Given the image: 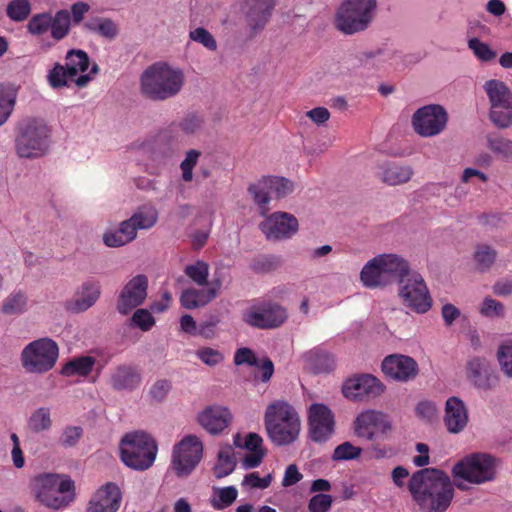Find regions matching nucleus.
I'll use <instances>...</instances> for the list:
<instances>
[{"mask_svg":"<svg viewBox=\"0 0 512 512\" xmlns=\"http://www.w3.org/2000/svg\"><path fill=\"white\" fill-rule=\"evenodd\" d=\"M412 499L425 512H445L454 497L450 477L436 468H423L412 474L408 482Z\"/></svg>","mask_w":512,"mask_h":512,"instance_id":"1","label":"nucleus"},{"mask_svg":"<svg viewBox=\"0 0 512 512\" xmlns=\"http://www.w3.org/2000/svg\"><path fill=\"white\" fill-rule=\"evenodd\" d=\"M267 436L276 446L294 443L300 434L301 421L295 408L287 401L277 400L269 404L264 415Z\"/></svg>","mask_w":512,"mask_h":512,"instance_id":"2","label":"nucleus"},{"mask_svg":"<svg viewBox=\"0 0 512 512\" xmlns=\"http://www.w3.org/2000/svg\"><path fill=\"white\" fill-rule=\"evenodd\" d=\"M413 272L409 262L400 255L382 254L363 267L360 278L366 287H385L394 282L402 283Z\"/></svg>","mask_w":512,"mask_h":512,"instance_id":"3","label":"nucleus"},{"mask_svg":"<svg viewBox=\"0 0 512 512\" xmlns=\"http://www.w3.org/2000/svg\"><path fill=\"white\" fill-rule=\"evenodd\" d=\"M35 498L44 506L59 510L75 498V484L68 475L40 473L31 480Z\"/></svg>","mask_w":512,"mask_h":512,"instance_id":"4","label":"nucleus"},{"mask_svg":"<svg viewBox=\"0 0 512 512\" xmlns=\"http://www.w3.org/2000/svg\"><path fill=\"white\" fill-rule=\"evenodd\" d=\"M183 84V72L163 62L149 66L141 76L142 93L152 100H166L177 95Z\"/></svg>","mask_w":512,"mask_h":512,"instance_id":"5","label":"nucleus"},{"mask_svg":"<svg viewBox=\"0 0 512 512\" xmlns=\"http://www.w3.org/2000/svg\"><path fill=\"white\" fill-rule=\"evenodd\" d=\"M119 449L121 461L137 471L149 469L158 452L155 439L143 431L126 433L120 441Z\"/></svg>","mask_w":512,"mask_h":512,"instance_id":"6","label":"nucleus"},{"mask_svg":"<svg viewBox=\"0 0 512 512\" xmlns=\"http://www.w3.org/2000/svg\"><path fill=\"white\" fill-rule=\"evenodd\" d=\"M498 459L488 453L476 452L459 460L452 468L455 486L465 491L467 486L459 479L472 484H482L494 480Z\"/></svg>","mask_w":512,"mask_h":512,"instance_id":"7","label":"nucleus"},{"mask_svg":"<svg viewBox=\"0 0 512 512\" xmlns=\"http://www.w3.org/2000/svg\"><path fill=\"white\" fill-rule=\"evenodd\" d=\"M376 5V0H345L336 13V28L347 35L366 30L374 18Z\"/></svg>","mask_w":512,"mask_h":512,"instance_id":"8","label":"nucleus"},{"mask_svg":"<svg viewBox=\"0 0 512 512\" xmlns=\"http://www.w3.org/2000/svg\"><path fill=\"white\" fill-rule=\"evenodd\" d=\"M50 131L38 119H30L21 125L15 140L16 153L20 158L34 159L46 154L49 148Z\"/></svg>","mask_w":512,"mask_h":512,"instance_id":"9","label":"nucleus"},{"mask_svg":"<svg viewBox=\"0 0 512 512\" xmlns=\"http://www.w3.org/2000/svg\"><path fill=\"white\" fill-rule=\"evenodd\" d=\"M59 348L50 338H41L29 343L22 351V366L30 373H45L51 370L58 359Z\"/></svg>","mask_w":512,"mask_h":512,"instance_id":"10","label":"nucleus"},{"mask_svg":"<svg viewBox=\"0 0 512 512\" xmlns=\"http://www.w3.org/2000/svg\"><path fill=\"white\" fill-rule=\"evenodd\" d=\"M202 456V442L198 437L188 435L174 446L171 468L178 477H187L196 468Z\"/></svg>","mask_w":512,"mask_h":512,"instance_id":"11","label":"nucleus"},{"mask_svg":"<svg viewBox=\"0 0 512 512\" xmlns=\"http://www.w3.org/2000/svg\"><path fill=\"white\" fill-rule=\"evenodd\" d=\"M399 297L404 305L417 313H426L432 307V298L423 277L414 271L399 284Z\"/></svg>","mask_w":512,"mask_h":512,"instance_id":"12","label":"nucleus"},{"mask_svg":"<svg viewBox=\"0 0 512 512\" xmlns=\"http://www.w3.org/2000/svg\"><path fill=\"white\" fill-rule=\"evenodd\" d=\"M287 319L286 310L277 303L262 302L243 312L242 320L258 329H271L281 326Z\"/></svg>","mask_w":512,"mask_h":512,"instance_id":"13","label":"nucleus"},{"mask_svg":"<svg viewBox=\"0 0 512 512\" xmlns=\"http://www.w3.org/2000/svg\"><path fill=\"white\" fill-rule=\"evenodd\" d=\"M448 121V114L443 106L430 104L419 108L412 116V125L417 134L431 137L441 133Z\"/></svg>","mask_w":512,"mask_h":512,"instance_id":"14","label":"nucleus"},{"mask_svg":"<svg viewBox=\"0 0 512 512\" xmlns=\"http://www.w3.org/2000/svg\"><path fill=\"white\" fill-rule=\"evenodd\" d=\"M385 385L374 375L363 373L348 378L343 386V395L351 400L365 401L382 395Z\"/></svg>","mask_w":512,"mask_h":512,"instance_id":"15","label":"nucleus"},{"mask_svg":"<svg viewBox=\"0 0 512 512\" xmlns=\"http://www.w3.org/2000/svg\"><path fill=\"white\" fill-rule=\"evenodd\" d=\"M259 227L268 240H285L297 233L299 223L297 218L288 212H274L267 216Z\"/></svg>","mask_w":512,"mask_h":512,"instance_id":"16","label":"nucleus"},{"mask_svg":"<svg viewBox=\"0 0 512 512\" xmlns=\"http://www.w3.org/2000/svg\"><path fill=\"white\" fill-rule=\"evenodd\" d=\"M384 375L397 382H409L419 374L417 362L410 356L391 354L386 356L381 364Z\"/></svg>","mask_w":512,"mask_h":512,"instance_id":"17","label":"nucleus"},{"mask_svg":"<svg viewBox=\"0 0 512 512\" xmlns=\"http://www.w3.org/2000/svg\"><path fill=\"white\" fill-rule=\"evenodd\" d=\"M148 278L144 274H138L129 280L121 290L117 310L122 315H127L133 309L140 306L147 297Z\"/></svg>","mask_w":512,"mask_h":512,"instance_id":"18","label":"nucleus"},{"mask_svg":"<svg viewBox=\"0 0 512 512\" xmlns=\"http://www.w3.org/2000/svg\"><path fill=\"white\" fill-rule=\"evenodd\" d=\"M121 503L120 487L114 482H107L92 495L85 512H117Z\"/></svg>","mask_w":512,"mask_h":512,"instance_id":"19","label":"nucleus"},{"mask_svg":"<svg viewBox=\"0 0 512 512\" xmlns=\"http://www.w3.org/2000/svg\"><path fill=\"white\" fill-rule=\"evenodd\" d=\"M272 0H248L245 11L247 38L252 39L264 30L269 22L273 9Z\"/></svg>","mask_w":512,"mask_h":512,"instance_id":"20","label":"nucleus"},{"mask_svg":"<svg viewBox=\"0 0 512 512\" xmlns=\"http://www.w3.org/2000/svg\"><path fill=\"white\" fill-rule=\"evenodd\" d=\"M467 378L474 386L490 390L498 385V375L485 358L476 357L467 363Z\"/></svg>","mask_w":512,"mask_h":512,"instance_id":"21","label":"nucleus"},{"mask_svg":"<svg viewBox=\"0 0 512 512\" xmlns=\"http://www.w3.org/2000/svg\"><path fill=\"white\" fill-rule=\"evenodd\" d=\"M101 287L97 281H84L76 290L73 299L66 303V309L73 313H82L91 308L99 299Z\"/></svg>","mask_w":512,"mask_h":512,"instance_id":"22","label":"nucleus"},{"mask_svg":"<svg viewBox=\"0 0 512 512\" xmlns=\"http://www.w3.org/2000/svg\"><path fill=\"white\" fill-rule=\"evenodd\" d=\"M198 421L210 434H219L230 425L232 414L225 407L211 406L199 414Z\"/></svg>","mask_w":512,"mask_h":512,"instance_id":"23","label":"nucleus"},{"mask_svg":"<svg viewBox=\"0 0 512 512\" xmlns=\"http://www.w3.org/2000/svg\"><path fill=\"white\" fill-rule=\"evenodd\" d=\"M203 118L195 113H188L177 122H172L161 134L165 140L180 141L181 134L194 135L203 128Z\"/></svg>","mask_w":512,"mask_h":512,"instance_id":"24","label":"nucleus"},{"mask_svg":"<svg viewBox=\"0 0 512 512\" xmlns=\"http://www.w3.org/2000/svg\"><path fill=\"white\" fill-rule=\"evenodd\" d=\"M140 372L131 365L117 366L110 376V384L114 390H133L141 383Z\"/></svg>","mask_w":512,"mask_h":512,"instance_id":"25","label":"nucleus"},{"mask_svg":"<svg viewBox=\"0 0 512 512\" xmlns=\"http://www.w3.org/2000/svg\"><path fill=\"white\" fill-rule=\"evenodd\" d=\"M445 423L451 433H458L466 426L468 415L464 403L457 397H451L446 402Z\"/></svg>","mask_w":512,"mask_h":512,"instance_id":"26","label":"nucleus"},{"mask_svg":"<svg viewBox=\"0 0 512 512\" xmlns=\"http://www.w3.org/2000/svg\"><path fill=\"white\" fill-rule=\"evenodd\" d=\"M491 108H512V92L500 80H489L484 85Z\"/></svg>","mask_w":512,"mask_h":512,"instance_id":"27","label":"nucleus"},{"mask_svg":"<svg viewBox=\"0 0 512 512\" xmlns=\"http://www.w3.org/2000/svg\"><path fill=\"white\" fill-rule=\"evenodd\" d=\"M137 237L135 227L127 220L122 221L119 228L104 233L103 242L108 247H121Z\"/></svg>","mask_w":512,"mask_h":512,"instance_id":"28","label":"nucleus"},{"mask_svg":"<svg viewBox=\"0 0 512 512\" xmlns=\"http://www.w3.org/2000/svg\"><path fill=\"white\" fill-rule=\"evenodd\" d=\"M379 411L367 410L360 413L354 421V433L359 438L372 441L377 429Z\"/></svg>","mask_w":512,"mask_h":512,"instance_id":"29","label":"nucleus"},{"mask_svg":"<svg viewBox=\"0 0 512 512\" xmlns=\"http://www.w3.org/2000/svg\"><path fill=\"white\" fill-rule=\"evenodd\" d=\"M213 300V292L206 289L187 288L180 295V304L183 308L192 310L206 306Z\"/></svg>","mask_w":512,"mask_h":512,"instance_id":"30","label":"nucleus"},{"mask_svg":"<svg viewBox=\"0 0 512 512\" xmlns=\"http://www.w3.org/2000/svg\"><path fill=\"white\" fill-rule=\"evenodd\" d=\"M135 231L147 230L155 226L158 221V211L152 205H143L128 219Z\"/></svg>","mask_w":512,"mask_h":512,"instance_id":"31","label":"nucleus"},{"mask_svg":"<svg viewBox=\"0 0 512 512\" xmlns=\"http://www.w3.org/2000/svg\"><path fill=\"white\" fill-rule=\"evenodd\" d=\"M413 175V170L410 166H403L398 164H388L383 168L381 179L384 183L390 186L401 185L407 183Z\"/></svg>","mask_w":512,"mask_h":512,"instance_id":"32","label":"nucleus"},{"mask_svg":"<svg viewBox=\"0 0 512 512\" xmlns=\"http://www.w3.org/2000/svg\"><path fill=\"white\" fill-rule=\"evenodd\" d=\"M90 66L88 54L81 49H71L66 54V72L70 77H76L79 73H84Z\"/></svg>","mask_w":512,"mask_h":512,"instance_id":"33","label":"nucleus"},{"mask_svg":"<svg viewBox=\"0 0 512 512\" xmlns=\"http://www.w3.org/2000/svg\"><path fill=\"white\" fill-rule=\"evenodd\" d=\"M95 363L96 360L92 356L77 357L63 366L61 374L67 377L75 375L85 377L91 373Z\"/></svg>","mask_w":512,"mask_h":512,"instance_id":"34","label":"nucleus"},{"mask_svg":"<svg viewBox=\"0 0 512 512\" xmlns=\"http://www.w3.org/2000/svg\"><path fill=\"white\" fill-rule=\"evenodd\" d=\"M17 99V89L10 84H0V126L10 117Z\"/></svg>","mask_w":512,"mask_h":512,"instance_id":"35","label":"nucleus"},{"mask_svg":"<svg viewBox=\"0 0 512 512\" xmlns=\"http://www.w3.org/2000/svg\"><path fill=\"white\" fill-rule=\"evenodd\" d=\"M498 252L488 244H477L474 251V260L477 270L486 272L495 264Z\"/></svg>","mask_w":512,"mask_h":512,"instance_id":"36","label":"nucleus"},{"mask_svg":"<svg viewBox=\"0 0 512 512\" xmlns=\"http://www.w3.org/2000/svg\"><path fill=\"white\" fill-rule=\"evenodd\" d=\"M487 147L496 156L509 160L512 159V140L498 133H489L486 136Z\"/></svg>","mask_w":512,"mask_h":512,"instance_id":"37","label":"nucleus"},{"mask_svg":"<svg viewBox=\"0 0 512 512\" xmlns=\"http://www.w3.org/2000/svg\"><path fill=\"white\" fill-rule=\"evenodd\" d=\"M71 28V16L70 12L66 9L58 10L55 15H52L51 24V37L60 41L64 39L70 32Z\"/></svg>","mask_w":512,"mask_h":512,"instance_id":"38","label":"nucleus"},{"mask_svg":"<svg viewBox=\"0 0 512 512\" xmlns=\"http://www.w3.org/2000/svg\"><path fill=\"white\" fill-rule=\"evenodd\" d=\"M264 183L262 178L257 183L251 184L248 187V192L252 195L254 202L258 205L261 215H266L269 211L268 204L270 202V191Z\"/></svg>","mask_w":512,"mask_h":512,"instance_id":"39","label":"nucleus"},{"mask_svg":"<svg viewBox=\"0 0 512 512\" xmlns=\"http://www.w3.org/2000/svg\"><path fill=\"white\" fill-rule=\"evenodd\" d=\"M28 428L34 433L47 431L52 426L51 412L47 407L35 410L28 419Z\"/></svg>","mask_w":512,"mask_h":512,"instance_id":"40","label":"nucleus"},{"mask_svg":"<svg viewBox=\"0 0 512 512\" xmlns=\"http://www.w3.org/2000/svg\"><path fill=\"white\" fill-rule=\"evenodd\" d=\"M184 273L193 283L200 287H204L208 284L209 265L202 260L187 265L184 269Z\"/></svg>","mask_w":512,"mask_h":512,"instance_id":"41","label":"nucleus"},{"mask_svg":"<svg viewBox=\"0 0 512 512\" xmlns=\"http://www.w3.org/2000/svg\"><path fill=\"white\" fill-rule=\"evenodd\" d=\"M264 183L268 187L271 194H274L276 198H284L293 192V183L284 178L277 176L264 177Z\"/></svg>","mask_w":512,"mask_h":512,"instance_id":"42","label":"nucleus"},{"mask_svg":"<svg viewBox=\"0 0 512 512\" xmlns=\"http://www.w3.org/2000/svg\"><path fill=\"white\" fill-rule=\"evenodd\" d=\"M52 24V14L42 12L33 15L28 24L27 31L34 36H41L50 31Z\"/></svg>","mask_w":512,"mask_h":512,"instance_id":"43","label":"nucleus"},{"mask_svg":"<svg viewBox=\"0 0 512 512\" xmlns=\"http://www.w3.org/2000/svg\"><path fill=\"white\" fill-rule=\"evenodd\" d=\"M26 305L27 297L24 292H13L4 300L2 312L8 315L20 314L25 311Z\"/></svg>","mask_w":512,"mask_h":512,"instance_id":"44","label":"nucleus"},{"mask_svg":"<svg viewBox=\"0 0 512 512\" xmlns=\"http://www.w3.org/2000/svg\"><path fill=\"white\" fill-rule=\"evenodd\" d=\"M31 12V4L28 0H12L6 7V14L14 22L26 20Z\"/></svg>","mask_w":512,"mask_h":512,"instance_id":"45","label":"nucleus"},{"mask_svg":"<svg viewBox=\"0 0 512 512\" xmlns=\"http://www.w3.org/2000/svg\"><path fill=\"white\" fill-rule=\"evenodd\" d=\"M235 465V460L230 451H220L218 454L217 463L213 469L215 477L217 479H221L228 476L233 472Z\"/></svg>","mask_w":512,"mask_h":512,"instance_id":"46","label":"nucleus"},{"mask_svg":"<svg viewBox=\"0 0 512 512\" xmlns=\"http://www.w3.org/2000/svg\"><path fill=\"white\" fill-rule=\"evenodd\" d=\"M201 152L196 149H190L187 151L184 160L180 164L182 171V179L184 182H190L193 179V169L198 163Z\"/></svg>","mask_w":512,"mask_h":512,"instance_id":"47","label":"nucleus"},{"mask_svg":"<svg viewBox=\"0 0 512 512\" xmlns=\"http://www.w3.org/2000/svg\"><path fill=\"white\" fill-rule=\"evenodd\" d=\"M309 438L320 442V403H313L308 410Z\"/></svg>","mask_w":512,"mask_h":512,"instance_id":"48","label":"nucleus"},{"mask_svg":"<svg viewBox=\"0 0 512 512\" xmlns=\"http://www.w3.org/2000/svg\"><path fill=\"white\" fill-rule=\"evenodd\" d=\"M361 453L360 447L354 446L350 442H344L335 448L332 459L334 461L353 460L360 457Z\"/></svg>","mask_w":512,"mask_h":512,"instance_id":"49","label":"nucleus"},{"mask_svg":"<svg viewBox=\"0 0 512 512\" xmlns=\"http://www.w3.org/2000/svg\"><path fill=\"white\" fill-rule=\"evenodd\" d=\"M489 116L492 123L500 129L512 126V108H491Z\"/></svg>","mask_w":512,"mask_h":512,"instance_id":"50","label":"nucleus"},{"mask_svg":"<svg viewBox=\"0 0 512 512\" xmlns=\"http://www.w3.org/2000/svg\"><path fill=\"white\" fill-rule=\"evenodd\" d=\"M74 77H70V74L66 72L65 65H61L56 63L54 67L50 70L48 75L49 84L53 88H61L65 87L68 84V79H73Z\"/></svg>","mask_w":512,"mask_h":512,"instance_id":"51","label":"nucleus"},{"mask_svg":"<svg viewBox=\"0 0 512 512\" xmlns=\"http://www.w3.org/2000/svg\"><path fill=\"white\" fill-rule=\"evenodd\" d=\"M479 312L484 317H503L505 308L501 302L488 296L484 298Z\"/></svg>","mask_w":512,"mask_h":512,"instance_id":"52","label":"nucleus"},{"mask_svg":"<svg viewBox=\"0 0 512 512\" xmlns=\"http://www.w3.org/2000/svg\"><path fill=\"white\" fill-rule=\"evenodd\" d=\"M190 39L202 44L205 48L210 51H215L217 49V42L213 35L205 28L198 27L192 31H190Z\"/></svg>","mask_w":512,"mask_h":512,"instance_id":"53","label":"nucleus"},{"mask_svg":"<svg viewBox=\"0 0 512 512\" xmlns=\"http://www.w3.org/2000/svg\"><path fill=\"white\" fill-rule=\"evenodd\" d=\"M468 46L482 61L488 62L496 57V52H494L488 44L481 42L478 38L470 39Z\"/></svg>","mask_w":512,"mask_h":512,"instance_id":"54","label":"nucleus"},{"mask_svg":"<svg viewBox=\"0 0 512 512\" xmlns=\"http://www.w3.org/2000/svg\"><path fill=\"white\" fill-rule=\"evenodd\" d=\"M83 436L80 426H67L60 436L59 443L65 448L74 447Z\"/></svg>","mask_w":512,"mask_h":512,"instance_id":"55","label":"nucleus"},{"mask_svg":"<svg viewBox=\"0 0 512 512\" xmlns=\"http://www.w3.org/2000/svg\"><path fill=\"white\" fill-rule=\"evenodd\" d=\"M131 323L142 331H149L154 326L155 319L148 310L137 309L131 318Z\"/></svg>","mask_w":512,"mask_h":512,"instance_id":"56","label":"nucleus"},{"mask_svg":"<svg viewBox=\"0 0 512 512\" xmlns=\"http://www.w3.org/2000/svg\"><path fill=\"white\" fill-rule=\"evenodd\" d=\"M198 358L209 366H216L223 361V354L210 347L202 348L197 351Z\"/></svg>","mask_w":512,"mask_h":512,"instance_id":"57","label":"nucleus"},{"mask_svg":"<svg viewBox=\"0 0 512 512\" xmlns=\"http://www.w3.org/2000/svg\"><path fill=\"white\" fill-rule=\"evenodd\" d=\"M498 361L502 371L509 377H512V344L502 346L498 353Z\"/></svg>","mask_w":512,"mask_h":512,"instance_id":"58","label":"nucleus"},{"mask_svg":"<svg viewBox=\"0 0 512 512\" xmlns=\"http://www.w3.org/2000/svg\"><path fill=\"white\" fill-rule=\"evenodd\" d=\"M335 419L333 412L322 404V440L330 437L334 433Z\"/></svg>","mask_w":512,"mask_h":512,"instance_id":"59","label":"nucleus"},{"mask_svg":"<svg viewBox=\"0 0 512 512\" xmlns=\"http://www.w3.org/2000/svg\"><path fill=\"white\" fill-rule=\"evenodd\" d=\"M234 363L238 366L247 364L249 366H258V359L250 348H239L234 354Z\"/></svg>","mask_w":512,"mask_h":512,"instance_id":"60","label":"nucleus"},{"mask_svg":"<svg viewBox=\"0 0 512 512\" xmlns=\"http://www.w3.org/2000/svg\"><path fill=\"white\" fill-rule=\"evenodd\" d=\"M171 388V381L167 379H159L152 385L150 395L154 400L161 402L166 398Z\"/></svg>","mask_w":512,"mask_h":512,"instance_id":"61","label":"nucleus"},{"mask_svg":"<svg viewBox=\"0 0 512 512\" xmlns=\"http://www.w3.org/2000/svg\"><path fill=\"white\" fill-rule=\"evenodd\" d=\"M119 33L118 26L110 18H102L101 24L98 26V34L107 39H114Z\"/></svg>","mask_w":512,"mask_h":512,"instance_id":"62","label":"nucleus"},{"mask_svg":"<svg viewBox=\"0 0 512 512\" xmlns=\"http://www.w3.org/2000/svg\"><path fill=\"white\" fill-rule=\"evenodd\" d=\"M272 476L270 474L265 477H260L258 473L253 472L245 476L244 482L252 488L265 489L270 486Z\"/></svg>","mask_w":512,"mask_h":512,"instance_id":"63","label":"nucleus"},{"mask_svg":"<svg viewBox=\"0 0 512 512\" xmlns=\"http://www.w3.org/2000/svg\"><path fill=\"white\" fill-rule=\"evenodd\" d=\"M303 475L299 472L296 464H290L287 466L284 477L282 480L283 487H290L298 483L302 479Z\"/></svg>","mask_w":512,"mask_h":512,"instance_id":"64","label":"nucleus"}]
</instances>
